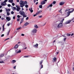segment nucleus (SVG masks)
<instances>
[{
	"label": "nucleus",
	"mask_w": 74,
	"mask_h": 74,
	"mask_svg": "<svg viewBox=\"0 0 74 74\" xmlns=\"http://www.w3.org/2000/svg\"><path fill=\"white\" fill-rule=\"evenodd\" d=\"M64 20V19H63L60 21V23L57 25V27L58 28H60V27H62L63 26V25L62 23L63 22Z\"/></svg>",
	"instance_id": "1"
},
{
	"label": "nucleus",
	"mask_w": 74,
	"mask_h": 74,
	"mask_svg": "<svg viewBox=\"0 0 74 74\" xmlns=\"http://www.w3.org/2000/svg\"><path fill=\"white\" fill-rule=\"evenodd\" d=\"M25 6V4H24V1L21 0L20 2V7L23 8Z\"/></svg>",
	"instance_id": "2"
},
{
	"label": "nucleus",
	"mask_w": 74,
	"mask_h": 74,
	"mask_svg": "<svg viewBox=\"0 0 74 74\" xmlns=\"http://www.w3.org/2000/svg\"><path fill=\"white\" fill-rule=\"evenodd\" d=\"M16 7L17 8L16 9V10L17 11L19 12L21 10V8L19 5H16Z\"/></svg>",
	"instance_id": "3"
},
{
	"label": "nucleus",
	"mask_w": 74,
	"mask_h": 74,
	"mask_svg": "<svg viewBox=\"0 0 74 74\" xmlns=\"http://www.w3.org/2000/svg\"><path fill=\"white\" fill-rule=\"evenodd\" d=\"M32 33H37V29L34 28L32 29Z\"/></svg>",
	"instance_id": "4"
},
{
	"label": "nucleus",
	"mask_w": 74,
	"mask_h": 74,
	"mask_svg": "<svg viewBox=\"0 0 74 74\" xmlns=\"http://www.w3.org/2000/svg\"><path fill=\"white\" fill-rule=\"evenodd\" d=\"M71 21L70 20H69L66 21L65 23V24H69L71 23Z\"/></svg>",
	"instance_id": "5"
},
{
	"label": "nucleus",
	"mask_w": 74,
	"mask_h": 74,
	"mask_svg": "<svg viewBox=\"0 0 74 74\" xmlns=\"http://www.w3.org/2000/svg\"><path fill=\"white\" fill-rule=\"evenodd\" d=\"M19 13L21 15H25V12L22 11H21L19 12Z\"/></svg>",
	"instance_id": "6"
},
{
	"label": "nucleus",
	"mask_w": 74,
	"mask_h": 74,
	"mask_svg": "<svg viewBox=\"0 0 74 74\" xmlns=\"http://www.w3.org/2000/svg\"><path fill=\"white\" fill-rule=\"evenodd\" d=\"M7 5V3H6L4 2L2 3L1 4V5H2V6H5V5Z\"/></svg>",
	"instance_id": "7"
},
{
	"label": "nucleus",
	"mask_w": 74,
	"mask_h": 74,
	"mask_svg": "<svg viewBox=\"0 0 74 74\" xmlns=\"http://www.w3.org/2000/svg\"><path fill=\"white\" fill-rule=\"evenodd\" d=\"M6 19L8 20V21H11V17H6Z\"/></svg>",
	"instance_id": "8"
},
{
	"label": "nucleus",
	"mask_w": 74,
	"mask_h": 74,
	"mask_svg": "<svg viewBox=\"0 0 74 74\" xmlns=\"http://www.w3.org/2000/svg\"><path fill=\"white\" fill-rule=\"evenodd\" d=\"M64 4V2H61L60 3L59 5H63V4Z\"/></svg>",
	"instance_id": "9"
},
{
	"label": "nucleus",
	"mask_w": 74,
	"mask_h": 74,
	"mask_svg": "<svg viewBox=\"0 0 74 74\" xmlns=\"http://www.w3.org/2000/svg\"><path fill=\"white\" fill-rule=\"evenodd\" d=\"M42 12V11L40 10L38 12L36 13V15H38V14H40V13H41Z\"/></svg>",
	"instance_id": "10"
},
{
	"label": "nucleus",
	"mask_w": 74,
	"mask_h": 74,
	"mask_svg": "<svg viewBox=\"0 0 74 74\" xmlns=\"http://www.w3.org/2000/svg\"><path fill=\"white\" fill-rule=\"evenodd\" d=\"M38 44L37 43L36 45H33V47L34 48H37V47H38Z\"/></svg>",
	"instance_id": "11"
},
{
	"label": "nucleus",
	"mask_w": 74,
	"mask_h": 74,
	"mask_svg": "<svg viewBox=\"0 0 74 74\" xmlns=\"http://www.w3.org/2000/svg\"><path fill=\"white\" fill-rule=\"evenodd\" d=\"M16 53H20V52H21V50H19L18 51H17V50H16Z\"/></svg>",
	"instance_id": "12"
},
{
	"label": "nucleus",
	"mask_w": 74,
	"mask_h": 74,
	"mask_svg": "<svg viewBox=\"0 0 74 74\" xmlns=\"http://www.w3.org/2000/svg\"><path fill=\"white\" fill-rule=\"evenodd\" d=\"M29 24V23H28V22H26V23L24 24V26H26L27 25H28Z\"/></svg>",
	"instance_id": "13"
},
{
	"label": "nucleus",
	"mask_w": 74,
	"mask_h": 74,
	"mask_svg": "<svg viewBox=\"0 0 74 74\" xmlns=\"http://www.w3.org/2000/svg\"><path fill=\"white\" fill-rule=\"evenodd\" d=\"M29 10L30 11L31 13H32L33 12V10H32V8H31V9H29Z\"/></svg>",
	"instance_id": "14"
},
{
	"label": "nucleus",
	"mask_w": 74,
	"mask_h": 74,
	"mask_svg": "<svg viewBox=\"0 0 74 74\" xmlns=\"http://www.w3.org/2000/svg\"><path fill=\"white\" fill-rule=\"evenodd\" d=\"M52 7V3L50 5H49V6H48V7H47V8H49V7Z\"/></svg>",
	"instance_id": "15"
},
{
	"label": "nucleus",
	"mask_w": 74,
	"mask_h": 74,
	"mask_svg": "<svg viewBox=\"0 0 74 74\" xmlns=\"http://www.w3.org/2000/svg\"><path fill=\"white\" fill-rule=\"evenodd\" d=\"M23 19H24V18H22L20 23H22L23 22Z\"/></svg>",
	"instance_id": "16"
},
{
	"label": "nucleus",
	"mask_w": 74,
	"mask_h": 74,
	"mask_svg": "<svg viewBox=\"0 0 74 74\" xmlns=\"http://www.w3.org/2000/svg\"><path fill=\"white\" fill-rule=\"evenodd\" d=\"M15 62H16V60H14L12 61V64H14V63Z\"/></svg>",
	"instance_id": "17"
},
{
	"label": "nucleus",
	"mask_w": 74,
	"mask_h": 74,
	"mask_svg": "<svg viewBox=\"0 0 74 74\" xmlns=\"http://www.w3.org/2000/svg\"><path fill=\"white\" fill-rule=\"evenodd\" d=\"M45 4V1H42L41 2V4Z\"/></svg>",
	"instance_id": "18"
},
{
	"label": "nucleus",
	"mask_w": 74,
	"mask_h": 74,
	"mask_svg": "<svg viewBox=\"0 0 74 74\" xmlns=\"http://www.w3.org/2000/svg\"><path fill=\"white\" fill-rule=\"evenodd\" d=\"M34 27H35V28H36V29H37V28H38V27L37 25H34Z\"/></svg>",
	"instance_id": "19"
},
{
	"label": "nucleus",
	"mask_w": 74,
	"mask_h": 74,
	"mask_svg": "<svg viewBox=\"0 0 74 74\" xmlns=\"http://www.w3.org/2000/svg\"><path fill=\"white\" fill-rule=\"evenodd\" d=\"M12 10H16V8L15 7H12Z\"/></svg>",
	"instance_id": "20"
},
{
	"label": "nucleus",
	"mask_w": 74,
	"mask_h": 74,
	"mask_svg": "<svg viewBox=\"0 0 74 74\" xmlns=\"http://www.w3.org/2000/svg\"><path fill=\"white\" fill-rule=\"evenodd\" d=\"M53 59L54 62H56V58H53Z\"/></svg>",
	"instance_id": "21"
},
{
	"label": "nucleus",
	"mask_w": 74,
	"mask_h": 74,
	"mask_svg": "<svg viewBox=\"0 0 74 74\" xmlns=\"http://www.w3.org/2000/svg\"><path fill=\"white\" fill-rule=\"evenodd\" d=\"M67 16H69L70 15V13L69 12H67Z\"/></svg>",
	"instance_id": "22"
},
{
	"label": "nucleus",
	"mask_w": 74,
	"mask_h": 74,
	"mask_svg": "<svg viewBox=\"0 0 74 74\" xmlns=\"http://www.w3.org/2000/svg\"><path fill=\"white\" fill-rule=\"evenodd\" d=\"M8 1L10 3H12L13 2V0H9Z\"/></svg>",
	"instance_id": "23"
},
{
	"label": "nucleus",
	"mask_w": 74,
	"mask_h": 74,
	"mask_svg": "<svg viewBox=\"0 0 74 74\" xmlns=\"http://www.w3.org/2000/svg\"><path fill=\"white\" fill-rule=\"evenodd\" d=\"M6 11H7V12H9V11H10V9H6Z\"/></svg>",
	"instance_id": "24"
},
{
	"label": "nucleus",
	"mask_w": 74,
	"mask_h": 74,
	"mask_svg": "<svg viewBox=\"0 0 74 74\" xmlns=\"http://www.w3.org/2000/svg\"><path fill=\"white\" fill-rule=\"evenodd\" d=\"M18 45H16L15 46V47H14V48H18Z\"/></svg>",
	"instance_id": "25"
},
{
	"label": "nucleus",
	"mask_w": 74,
	"mask_h": 74,
	"mask_svg": "<svg viewBox=\"0 0 74 74\" xmlns=\"http://www.w3.org/2000/svg\"><path fill=\"white\" fill-rule=\"evenodd\" d=\"M39 8H42V5H39Z\"/></svg>",
	"instance_id": "26"
},
{
	"label": "nucleus",
	"mask_w": 74,
	"mask_h": 74,
	"mask_svg": "<svg viewBox=\"0 0 74 74\" xmlns=\"http://www.w3.org/2000/svg\"><path fill=\"white\" fill-rule=\"evenodd\" d=\"M70 9H67L65 11V12H67V11H70Z\"/></svg>",
	"instance_id": "27"
},
{
	"label": "nucleus",
	"mask_w": 74,
	"mask_h": 74,
	"mask_svg": "<svg viewBox=\"0 0 74 74\" xmlns=\"http://www.w3.org/2000/svg\"><path fill=\"white\" fill-rule=\"evenodd\" d=\"M4 54H1V55L0 56L1 57H3V56H4Z\"/></svg>",
	"instance_id": "28"
},
{
	"label": "nucleus",
	"mask_w": 74,
	"mask_h": 74,
	"mask_svg": "<svg viewBox=\"0 0 74 74\" xmlns=\"http://www.w3.org/2000/svg\"><path fill=\"white\" fill-rule=\"evenodd\" d=\"M24 5H25V4H27V1H24Z\"/></svg>",
	"instance_id": "29"
},
{
	"label": "nucleus",
	"mask_w": 74,
	"mask_h": 74,
	"mask_svg": "<svg viewBox=\"0 0 74 74\" xmlns=\"http://www.w3.org/2000/svg\"><path fill=\"white\" fill-rule=\"evenodd\" d=\"M62 9H61L59 11V12H60V13H62Z\"/></svg>",
	"instance_id": "30"
},
{
	"label": "nucleus",
	"mask_w": 74,
	"mask_h": 74,
	"mask_svg": "<svg viewBox=\"0 0 74 74\" xmlns=\"http://www.w3.org/2000/svg\"><path fill=\"white\" fill-rule=\"evenodd\" d=\"M73 11H74V10L70 11L69 12V14H70V13H72V12H73Z\"/></svg>",
	"instance_id": "31"
},
{
	"label": "nucleus",
	"mask_w": 74,
	"mask_h": 74,
	"mask_svg": "<svg viewBox=\"0 0 74 74\" xmlns=\"http://www.w3.org/2000/svg\"><path fill=\"white\" fill-rule=\"evenodd\" d=\"M7 15H8H8H10V12H7Z\"/></svg>",
	"instance_id": "32"
},
{
	"label": "nucleus",
	"mask_w": 74,
	"mask_h": 74,
	"mask_svg": "<svg viewBox=\"0 0 74 74\" xmlns=\"http://www.w3.org/2000/svg\"><path fill=\"white\" fill-rule=\"evenodd\" d=\"M45 24H46V23H43L42 24V26H45Z\"/></svg>",
	"instance_id": "33"
},
{
	"label": "nucleus",
	"mask_w": 74,
	"mask_h": 74,
	"mask_svg": "<svg viewBox=\"0 0 74 74\" xmlns=\"http://www.w3.org/2000/svg\"><path fill=\"white\" fill-rule=\"evenodd\" d=\"M21 29V27H19L17 28L16 30H19V29Z\"/></svg>",
	"instance_id": "34"
},
{
	"label": "nucleus",
	"mask_w": 74,
	"mask_h": 74,
	"mask_svg": "<svg viewBox=\"0 0 74 74\" xmlns=\"http://www.w3.org/2000/svg\"><path fill=\"white\" fill-rule=\"evenodd\" d=\"M53 4H56V1H53Z\"/></svg>",
	"instance_id": "35"
},
{
	"label": "nucleus",
	"mask_w": 74,
	"mask_h": 74,
	"mask_svg": "<svg viewBox=\"0 0 74 74\" xmlns=\"http://www.w3.org/2000/svg\"><path fill=\"white\" fill-rule=\"evenodd\" d=\"M10 23H8V24L7 25H8V26H10Z\"/></svg>",
	"instance_id": "36"
},
{
	"label": "nucleus",
	"mask_w": 74,
	"mask_h": 74,
	"mask_svg": "<svg viewBox=\"0 0 74 74\" xmlns=\"http://www.w3.org/2000/svg\"><path fill=\"white\" fill-rule=\"evenodd\" d=\"M4 63V62L3 61H0V63Z\"/></svg>",
	"instance_id": "37"
},
{
	"label": "nucleus",
	"mask_w": 74,
	"mask_h": 74,
	"mask_svg": "<svg viewBox=\"0 0 74 74\" xmlns=\"http://www.w3.org/2000/svg\"><path fill=\"white\" fill-rule=\"evenodd\" d=\"M11 14H14V12L13 11L11 12Z\"/></svg>",
	"instance_id": "38"
},
{
	"label": "nucleus",
	"mask_w": 74,
	"mask_h": 74,
	"mask_svg": "<svg viewBox=\"0 0 74 74\" xmlns=\"http://www.w3.org/2000/svg\"><path fill=\"white\" fill-rule=\"evenodd\" d=\"M42 61H41L40 63V64H42Z\"/></svg>",
	"instance_id": "39"
},
{
	"label": "nucleus",
	"mask_w": 74,
	"mask_h": 74,
	"mask_svg": "<svg viewBox=\"0 0 74 74\" xmlns=\"http://www.w3.org/2000/svg\"><path fill=\"white\" fill-rule=\"evenodd\" d=\"M23 15V17H27V16H26V15H25L24 14Z\"/></svg>",
	"instance_id": "40"
},
{
	"label": "nucleus",
	"mask_w": 74,
	"mask_h": 74,
	"mask_svg": "<svg viewBox=\"0 0 74 74\" xmlns=\"http://www.w3.org/2000/svg\"><path fill=\"white\" fill-rule=\"evenodd\" d=\"M42 16L40 15V16H38V17L39 18H42Z\"/></svg>",
	"instance_id": "41"
},
{
	"label": "nucleus",
	"mask_w": 74,
	"mask_h": 74,
	"mask_svg": "<svg viewBox=\"0 0 74 74\" xmlns=\"http://www.w3.org/2000/svg\"><path fill=\"white\" fill-rule=\"evenodd\" d=\"M25 6L26 8H27L28 7V5H26Z\"/></svg>",
	"instance_id": "42"
},
{
	"label": "nucleus",
	"mask_w": 74,
	"mask_h": 74,
	"mask_svg": "<svg viewBox=\"0 0 74 74\" xmlns=\"http://www.w3.org/2000/svg\"><path fill=\"white\" fill-rule=\"evenodd\" d=\"M21 16H20L19 15H18L17 16V18H20V17H21Z\"/></svg>",
	"instance_id": "43"
},
{
	"label": "nucleus",
	"mask_w": 74,
	"mask_h": 74,
	"mask_svg": "<svg viewBox=\"0 0 74 74\" xmlns=\"http://www.w3.org/2000/svg\"><path fill=\"white\" fill-rule=\"evenodd\" d=\"M21 36H25V34H21Z\"/></svg>",
	"instance_id": "44"
},
{
	"label": "nucleus",
	"mask_w": 74,
	"mask_h": 74,
	"mask_svg": "<svg viewBox=\"0 0 74 74\" xmlns=\"http://www.w3.org/2000/svg\"><path fill=\"white\" fill-rule=\"evenodd\" d=\"M12 5H13V6H14L15 5V3H12Z\"/></svg>",
	"instance_id": "45"
},
{
	"label": "nucleus",
	"mask_w": 74,
	"mask_h": 74,
	"mask_svg": "<svg viewBox=\"0 0 74 74\" xmlns=\"http://www.w3.org/2000/svg\"><path fill=\"white\" fill-rule=\"evenodd\" d=\"M8 1V0H5L4 1V2L5 3H6V2H7Z\"/></svg>",
	"instance_id": "46"
},
{
	"label": "nucleus",
	"mask_w": 74,
	"mask_h": 74,
	"mask_svg": "<svg viewBox=\"0 0 74 74\" xmlns=\"http://www.w3.org/2000/svg\"><path fill=\"white\" fill-rule=\"evenodd\" d=\"M24 58H29V56H24Z\"/></svg>",
	"instance_id": "47"
},
{
	"label": "nucleus",
	"mask_w": 74,
	"mask_h": 74,
	"mask_svg": "<svg viewBox=\"0 0 74 74\" xmlns=\"http://www.w3.org/2000/svg\"><path fill=\"white\" fill-rule=\"evenodd\" d=\"M66 38H64V41H66Z\"/></svg>",
	"instance_id": "48"
},
{
	"label": "nucleus",
	"mask_w": 74,
	"mask_h": 74,
	"mask_svg": "<svg viewBox=\"0 0 74 74\" xmlns=\"http://www.w3.org/2000/svg\"><path fill=\"white\" fill-rule=\"evenodd\" d=\"M67 36H70L71 35V34H67Z\"/></svg>",
	"instance_id": "49"
},
{
	"label": "nucleus",
	"mask_w": 74,
	"mask_h": 74,
	"mask_svg": "<svg viewBox=\"0 0 74 74\" xmlns=\"http://www.w3.org/2000/svg\"><path fill=\"white\" fill-rule=\"evenodd\" d=\"M26 20H28L29 19V17H27L26 18Z\"/></svg>",
	"instance_id": "50"
},
{
	"label": "nucleus",
	"mask_w": 74,
	"mask_h": 74,
	"mask_svg": "<svg viewBox=\"0 0 74 74\" xmlns=\"http://www.w3.org/2000/svg\"><path fill=\"white\" fill-rule=\"evenodd\" d=\"M16 66H15L13 67V68L14 69H16Z\"/></svg>",
	"instance_id": "51"
},
{
	"label": "nucleus",
	"mask_w": 74,
	"mask_h": 74,
	"mask_svg": "<svg viewBox=\"0 0 74 74\" xmlns=\"http://www.w3.org/2000/svg\"><path fill=\"white\" fill-rule=\"evenodd\" d=\"M10 31H9L8 32V35H9V33H10Z\"/></svg>",
	"instance_id": "52"
},
{
	"label": "nucleus",
	"mask_w": 74,
	"mask_h": 74,
	"mask_svg": "<svg viewBox=\"0 0 74 74\" xmlns=\"http://www.w3.org/2000/svg\"><path fill=\"white\" fill-rule=\"evenodd\" d=\"M19 20H20V18H18L17 19V21H19Z\"/></svg>",
	"instance_id": "53"
},
{
	"label": "nucleus",
	"mask_w": 74,
	"mask_h": 74,
	"mask_svg": "<svg viewBox=\"0 0 74 74\" xmlns=\"http://www.w3.org/2000/svg\"><path fill=\"white\" fill-rule=\"evenodd\" d=\"M8 7H11V5L10 4H8Z\"/></svg>",
	"instance_id": "54"
},
{
	"label": "nucleus",
	"mask_w": 74,
	"mask_h": 74,
	"mask_svg": "<svg viewBox=\"0 0 74 74\" xmlns=\"http://www.w3.org/2000/svg\"><path fill=\"white\" fill-rule=\"evenodd\" d=\"M13 19H15V16H13Z\"/></svg>",
	"instance_id": "55"
},
{
	"label": "nucleus",
	"mask_w": 74,
	"mask_h": 74,
	"mask_svg": "<svg viewBox=\"0 0 74 74\" xmlns=\"http://www.w3.org/2000/svg\"><path fill=\"white\" fill-rule=\"evenodd\" d=\"M4 36V34H3L1 35V37H3V36Z\"/></svg>",
	"instance_id": "56"
},
{
	"label": "nucleus",
	"mask_w": 74,
	"mask_h": 74,
	"mask_svg": "<svg viewBox=\"0 0 74 74\" xmlns=\"http://www.w3.org/2000/svg\"><path fill=\"white\" fill-rule=\"evenodd\" d=\"M3 11V10H0V12H1Z\"/></svg>",
	"instance_id": "57"
},
{
	"label": "nucleus",
	"mask_w": 74,
	"mask_h": 74,
	"mask_svg": "<svg viewBox=\"0 0 74 74\" xmlns=\"http://www.w3.org/2000/svg\"><path fill=\"white\" fill-rule=\"evenodd\" d=\"M21 10H22V11H23V10H24V9L22 8H21Z\"/></svg>",
	"instance_id": "58"
},
{
	"label": "nucleus",
	"mask_w": 74,
	"mask_h": 74,
	"mask_svg": "<svg viewBox=\"0 0 74 74\" xmlns=\"http://www.w3.org/2000/svg\"><path fill=\"white\" fill-rule=\"evenodd\" d=\"M36 15H37V14H34V16H36Z\"/></svg>",
	"instance_id": "59"
},
{
	"label": "nucleus",
	"mask_w": 74,
	"mask_h": 74,
	"mask_svg": "<svg viewBox=\"0 0 74 74\" xmlns=\"http://www.w3.org/2000/svg\"><path fill=\"white\" fill-rule=\"evenodd\" d=\"M74 35V34L73 33V34H72L71 36H73Z\"/></svg>",
	"instance_id": "60"
},
{
	"label": "nucleus",
	"mask_w": 74,
	"mask_h": 74,
	"mask_svg": "<svg viewBox=\"0 0 74 74\" xmlns=\"http://www.w3.org/2000/svg\"><path fill=\"white\" fill-rule=\"evenodd\" d=\"M16 1L17 2H18H18H19V0H17Z\"/></svg>",
	"instance_id": "61"
},
{
	"label": "nucleus",
	"mask_w": 74,
	"mask_h": 74,
	"mask_svg": "<svg viewBox=\"0 0 74 74\" xmlns=\"http://www.w3.org/2000/svg\"><path fill=\"white\" fill-rule=\"evenodd\" d=\"M24 49H26V48H27V47H26L25 48L23 47Z\"/></svg>",
	"instance_id": "62"
},
{
	"label": "nucleus",
	"mask_w": 74,
	"mask_h": 74,
	"mask_svg": "<svg viewBox=\"0 0 74 74\" xmlns=\"http://www.w3.org/2000/svg\"><path fill=\"white\" fill-rule=\"evenodd\" d=\"M2 8V6L0 5V8Z\"/></svg>",
	"instance_id": "63"
},
{
	"label": "nucleus",
	"mask_w": 74,
	"mask_h": 74,
	"mask_svg": "<svg viewBox=\"0 0 74 74\" xmlns=\"http://www.w3.org/2000/svg\"><path fill=\"white\" fill-rule=\"evenodd\" d=\"M36 1H37V0H34V3H35V2H36Z\"/></svg>",
	"instance_id": "64"
}]
</instances>
